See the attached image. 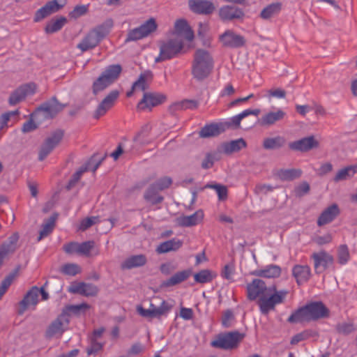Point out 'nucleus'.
Returning a JSON list of instances; mask_svg holds the SVG:
<instances>
[{
  "label": "nucleus",
  "mask_w": 357,
  "mask_h": 357,
  "mask_svg": "<svg viewBox=\"0 0 357 357\" xmlns=\"http://www.w3.org/2000/svg\"><path fill=\"white\" fill-rule=\"evenodd\" d=\"M248 298L250 301L258 300L259 310L263 314H268L275 310L284 300L287 291L277 290L274 285L266 286L260 279H255L247 285Z\"/></svg>",
  "instance_id": "nucleus-1"
},
{
  "label": "nucleus",
  "mask_w": 357,
  "mask_h": 357,
  "mask_svg": "<svg viewBox=\"0 0 357 357\" xmlns=\"http://www.w3.org/2000/svg\"><path fill=\"white\" fill-rule=\"evenodd\" d=\"M328 308L321 302H311L294 312L288 318L290 323L309 322L326 317Z\"/></svg>",
  "instance_id": "nucleus-2"
},
{
  "label": "nucleus",
  "mask_w": 357,
  "mask_h": 357,
  "mask_svg": "<svg viewBox=\"0 0 357 357\" xmlns=\"http://www.w3.org/2000/svg\"><path fill=\"white\" fill-rule=\"evenodd\" d=\"M213 66L211 54L206 50L198 49L195 54L192 73L195 78L202 80L210 75Z\"/></svg>",
  "instance_id": "nucleus-3"
},
{
  "label": "nucleus",
  "mask_w": 357,
  "mask_h": 357,
  "mask_svg": "<svg viewBox=\"0 0 357 357\" xmlns=\"http://www.w3.org/2000/svg\"><path fill=\"white\" fill-rule=\"evenodd\" d=\"M184 47V43L169 35V38L161 43L160 54L155 57V62L166 61L174 57L181 52Z\"/></svg>",
  "instance_id": "nucleus-4"
},
{
  "label": "nucleus",
  "mask_w": 357,
  "mask_h": 357,
  "mask_svg": "<svg viewBox=\"0 0 357 357\" xmlns=\"http://www.w3.org/2000/svg\"><path fill=\"white\" fill-rule=\"evenodd\" d=\"M121 72L120 65H112L108 66L100 76L93 82V92L94 94L103 91L114 82Z\"/></svg>",
  "instance_id": "nucleus-5"
},
{
  "label": "nucleus",
  "mask_w": 357,
  "mask_h": 357,
  "mask_svg": "<svg viewBox=\"0 0 357 357\" xmlns=\"http://www.w3.org/2000/svg\"><path fill=\"white\" fill-rule=\"evenodd\" d=\"M170 36L178 39L179 40L192 42L194 39V32L183 19H179L175 22L174 29L170 33Z\"/></svg>",
  "instance_id": "nucleus-6"
},
{
  "label": "nucleus",
  "mask_w": 357,
  "mask_h": 357,
  "mask_svg": "<svg viewBox=\"0 0 357 357\" xmlns=\"http://www.w3.org/2000/svg\"><path fill=\"white\" fill-rule=\"evenodd\" d=\"M243 337V334L238 332L229 333L219 336L215 340L211 342V345L221 349H232L237 346Z\"/></svg>",
  "instance_id": "nucleus-7"
},
{
  "label": "nucleus",
  "mask_w": 357,
  "mask_h": 357,
  "mask_svg": "<svg viewBox=\"0 0 357 357\" xmlns=\"http://www.w3.org/2000/svg\"><path fill=\"white\" fill-rule=\"evenodd\" d=\"M157 29V24L153 18H150L143 23L139 27L131 30L126 40H137L148 36Z\"/></svg>",
  "instance_id": "nucleus-8"
},
{
  "label": "nucleus",
  "mask_w": 357,
  "mask_h": 357,
  "mask_svg": "<svg viewBox=\"0 0 357 357\" xmlns=\"http://www.w3.org/2000/svg\"><path fill=\"white\" fill-rule=\"evenodd\" d=\"M66 4V0H52L47 2L42 8L38 9L34 16L35 22H40L46 17L58 12Z\"/></svg>",
  "instance_id": "nucleus-9"
},
{
  "label": "nucleus",
  "mask_w": 357,
  "mask_h": 357,
  "mask_svg": "<svg viewBox=\"0 0 357 357\" xmlns=\"http://www.w3.org/2000/svg\"><path fill=\"white\" fill-rule=\"evenodd\" d=\"M219 38L225 47L231 48H238L243 47L245 43V40L243 36L230 29L225 31L220 36Z\"/></svg>",
  "instance_id": "nucleus-10"
},
{
  "label": "nucleus",
  "mask_w": 357,
  "mask_h": 357,
  "mask_svg": "<svg viewBox=\"0 0 357 357\" xmlns=\"http://www.w3.org/2000/svg\"><path fill=\"white\" fill-rule=\"evenodd\" d=\"M286 116V112L279 107H272V110L264 114L258 122L261 126H271L282 121Z\"/></svg>",
  "instance_id": "nucleus-11"
},
{
  "label": "nucleus",
  "mask_w": 357,
  "mask_h": 357,
  "mask_svg": "<svg viewBox=\"0 0 357 357\" xmlns=\"http://www.w3.org/2000/svg\"><path fill=\"white\" fill-rule=\"evenodd\" d=\"M69 319L65 313H62L48 327L46 335L48 337L61 335L68 328Z\"/></svg>",
  "instance_id": "nucleus-12"
},
{
  "label": "nucleus",
  "mask_w": 357,
  "mask_h": 357,
  "mask_svg": "<svg viewBox=\"0 0 357 357\" xmlns=\"http://www.w3.org/2000/svg\"><path fill=\"white\" fill-rule=\"evenodd\" d=\"M36 91V86L33 83H29L19 87L15 91L9 98L11 105H16L23 100L27 96L33 95Z\"/></svg>",
  "instance_id": "nucleus-13"
},
{
  "label": "nucleus",
  "mask_w": 357,
  "mask_h": 357,
  "mask_svg": "<svg viewBox=\"0 0 357 357\" xmlns=\"http://www.w3.org/2000/svg\"><path fill=\"white\" fill-rule=\"evenodd\" d=\"M314 268L317 273H321L333 263V257L325 251L314 253Z\"/></svg>",
  "instance_id": "nucleus-14"
},
{
  "label": "nucleus",
  "mask_w": 357,
  "mask_h": 357,
  "mask_svg": "<svg viewBox=\"0 0 357 357\" xmlns=\"http://www.w3.org/2000/svg\"><path fill=\"white\" fill-rule=\"evenodd\" d=\"M165 96L158 93H144L142 100L139 102L138 107L142 109H151L163 102Z\"/></svg>",
  "instance_id": "nucleus-15"
},
{
  "label": "nucleus",
  "mask_w": 357,
  "mask_h": 357,
  "mask_svg": "<svg viewBox=\"0 0 357 357\" xmlns=\"http://www.w3.org/2000/svg\"><path fill=\"white\" fill-rule=\"evenodd\" d=\"M68 290L70 293L79 294L86 296H95L98 293L96 286L84 282H73Z\"/></svg>",
  "instance_id": "nucleus-16"
},
{
  "label": "nucleus",
  "mask_w": 357,
  "mask_h": 357,
  "mask_svg": "<svg viewBox=\"0 0 357 357\" xmlns=\"http://www.w3.org/2000/svg\"><path fill=\"white\" fill-rule=\"evenodd\" d=\"M62 108L63 106L55 98H52L38 108V113L44 118H52Z\"/></svg>",
  "instance_id": "nucleus-17"
},
{
  "label": "nucleus",
  "mask_w": 357,
  "mask_h": 357,
  "mask_svg": "<svg viewBox=\"0 0 357 357\" xmlns=\"http://www.w3.org/2000/svg\"><path fill=\"white\" fill-rule=\"evenodd\" d=\"M40 294L39 288L37 287H32L25 295L23 300L20 302L21 310L22 313L26 309L34 308L38 302V296Z\"/></svg>",
  "instance_id": "nucleus-18"
},
{
  "label": "nucleus",
  "mask_w": 357,
  "mask_h": 357,
  "mask_svg": "<svg viewBox=\"0 0 357 357\" xmlns=\"http://www.w3.org/2000/svg\"><path fill=\"white\" fill-rule=\"evenodd\" d=\"M189 6L191 10L199 14H209L215 9L213 3L207 0H190Z\"/></svg>",
  "instance_id": "nucleus-19"
},
{
  "label": "nucleus",
  "mask_w": 357,
  "mask_h": 357,
  "mask_svg": "<svg viewBox=\"0 0 357 357\" xmlns=\"http://www.w3.org/2000/svg\"><path fill=\"white\" fill-rule=\"evenodd\" d=\"M118 96V91H113L110 92L98 105L96 111V118H99L100 116L104 115L107 111L113 106Z\"/></svg>",
  "instance_id": "nucleus-20"
},
{
  "label": "nucleus",
  "mask_w": 357,
  "mask_h": 357,
  "mask_svg": "<svg viewBox=\"0 0 357 357\" xmlns=\"http://www.w3.org/2000/svg\"><path fill=\"white\" fill-rule=\"evenodd\" d=\"M204 214L202 210H198L190 215H182L178 218V223L183 227H192L200 223Z\"/></svg>",
  "instance_id": "nucleus-21"
},
{
  "label": "nucleus",
  "mask_w": 357,
  "mask_h": 357,
  "mask_svg": "<svg viewBox=\"0 0 357 357\" xmlns=\"http://www.w3.org/2000/svg\"><path fill=\"white\" fill-rule=\"evenodd\" d=\"M219 15L222 20L227 21L242 17L243 16V13L237 7L225 6L220 8L219 10Z\"/></svg>",
  "instance_id": "nucleus-22"
},
{
  "label": "nucleus",
  "mask_w": 357,
  "mask_h": 357,
  "mask_svg": "<svg viewBox=\"0 0 357 357\" xmlns=\"http://www.w3.org/2000/svg\"><path fill=\"white\" fill-rule=\"evenodd\" d=\"M317 146V142L312 136L303 138L289 144L291 149L301 151H308Z\"/></svg>",
  "instance_id": "nucleus-23"
},
{
  "label": "nucleus",
  "mask_w": 357,
  "mask_h": 357,
  "mask_svg": "<svg viewBox=\"0 0 357 357\" xmlns=\"http://www.w3.org/2000/svg\"><path fill=\"white\" fill-rule=\"evenodd\" d=\"M100 39L102 38L93 30L77 45V47L82 52H85L96 47Z\"/></svg>",
  "instance_id": "nucleus-24"
},
{
  "label": "nucleus",
  "mask_w": 357,
  "mask_h": 357,
  "mask_svg": "<svg viewBox=\"0 0 357 357\" xmlns=\"http://www.w3.org/2000/svg\"><path fill=\"white\" fill-rule=\"evenodd\" d=\"M340 213L337 204H334L325 209L320 215L317 223L319 226L331 222Z\"/></svg>",
  "instance_id": "nucleus-25"
},
{
  "label": "nucleus",
  "mask_w": 357,
  "mask_h": 357,
  "mask_svg": "<svg viewBox=\"0 0 357 357\" xmlns=\"http://www.w3.org/2000/svg\"><path fill=\"white\" fill-rule=\"evenodd\" d=\"M146 262V257L144 255H132L126 258L121 263L123 269H131L144 266Z\"/></svg>",
  "instance_id": "nucleus-26"
},
{
  "label": "nucleus",
  "mask_w": 357,
  "mask_h": 357,
  "mask_svg": "<svg viewBox=\"0 0 357 357\" xmlns=\"http://www.w3.org/2000/svg\"><path fill=\"white\" fill-rule=\"evenodd\" d=\"M293 275L298 284H301L308 280L310 275V268L306 265H296L292 270Z\"/></svg>",
  "instance_id": "nucleus-27"
},
{
  "label": "nucleus",
  "mask_w": 357,
  "mask_h": 357,
  "mask_svg": "<svg viewBox=\"0 0 357 357\" xmlns=\"http://www.w3.org/2000/svg\"><path fill=\"white\" fill-rule=\"evenodd\" d=\"M247 144L243 138H239L221 145V151L225 153L229 154L237 152L245 148Z\"/></svg>",
  "instance_id": "nucleus-28"
},
{
  "label": "nucleus",
  "mask_w": 357,
  "mask_h": 357,
  "mask_svg": "<svg viewBox=\"0 0 357 357\" xmlns=\"http://www.w3.org/2000/svg\"><path fill=\"white\" fill-rule=\"evenodd\" d=\"M183 245V241L178 238H172L161 243L156 248L159 254L166 253L178 250Z\"/></svg>",
  "instance_id": "nucleus-29"
},
{
  "label": "nucleus",
  "mask_w": 357,
  "mask_h": 357,
  "mask_svg": "<svg viewBox=\"0 0 357 357\" xmlns=\"http://www.w3.org/2000/svg\"><path fill=\"white\" fill-rule=\"evenodd\" d=\"M152 79V73L150 71H145L142 73L137 80L135 82L132 84V91H144L149 85V82Z\"/></svg>",
  "instance_id": "nucleus-30"
},
{
  "label": "nucleus",
  "mask_w": 357,
  "mask_h": 357,
  "mask_svg": "<svg viewBox=\"0 0 357 357\" xmlns=\"http://www.w3.org/2000/svg\"><path fill=\"white\" fill-rule=\"evenodd\" d=\"M281 269L277 265H269L255 271V274L264 278H276L280 275Z\"/></svg>",
  "instance_id": "nucleus-31"
},
{
  "label": "nucleus",
  "mask_w": 357,
  "mask_h": 357,
  "mask_svg": "<svg viewBox=\"0 0 357 357\" xmlns=\"http://www.w3.org/2000/svg\"><path fill=\"white\" fill-rule=\"evenodd\" d=\"M190 275V271L185 270L173 275L170 278L163 282L164 287L174 286L185 280Z\"/></svg>",
  "instance_id": "nucleus-32"
},
{
  "label": "nucleus",
  "mask_w": 357,
  "mask_h": 357,
  "mask_svg": "<svg viewBox=\"0 0 357 357\" xmlns=\"http://www.w3.org/2000/svg\"><path fill=\"white\" fill-rule=\"evenodd\" d=\"M67 22L65 17H59L52 19L46 25L45 31L47 33H53L61 29Z\"/></svg>",
  "instance_id": "nucleus-33"
},
{
  "label": "nucleus",
  "mask_w": 357,
  "mask_h": 357,
  "mask_svg": "<svg viewBox=\"0 0 357 357\" xmlns=\"http://www.w3.org/2000/svg\"><path fill=\"white\" fill-rule=\"evenodd\" d=\"M281 10L280 3H273L264 8L260 14L261 18L264 20L270 19L278 15Z\"/></svg>",
  "instance_id": "nucleus-34"
},
{
  "label": "nucleus",
  "mask_w": 357,
  "mask_h": 357,
  "mask_svg": "<svg viewBox=\"0 0 357 357\" xmlns=\"http://www.w3.org/2000/svg\"><path fill=\"white\" fill-rule=\"evenodd\" d=\"M150 130L151 127L149 125H146L144 126L135 137V143L139 145H144L150 143L151 140V138L149 136Z\"/></svg>",
  "instance_id": "nucleus-35"
},
{
  "label": "nucleus",
  "mask_w": 357,
  "mask_h": 357,
  "mask_svg": "<svg viewBox=\"0 0 357 357\" xmlns=\"http://www.w3.org/2000/svg\"><path fill=\"white\" fill-rule=\"evenodd\" d=\"M216 274L208 269L202 270L197 273L194 275V278L196 282L198 283H208L210 282Z\"/></svg>",
  "instance_id": "nucleus-36"
},
{
  "label": "nucleus",
  "mask_w": 357,
  "mask_h": 357,
  "mask_svg": "<svg viewBox=\"0 0 357 357\" xmlns=\"http://www.w3.org/2000/svg\"><path fill=\"white\" fill-rule=\"evenodd\" d=\"M356 166H348L340 169L335 176V181L346 180L354 175L356 172Z\"/></svg>",
  "instance_id": "nucleus-37"
},
{
  "label": "nucleus",
  "mask_w": 357,
  "mask_h": 357,
  "mask_svg": "<svg viewBox=\"0 0 357 357\" xmlns=\"http://www.w3.org/2000/svg\"><path fill=\"white\" fill-rule=\"evenodd\" d=\"M220 132V126L218 124H210L205 126L200 131L199 135L202 137H209L218 135Z\"/></svg>",
  "instance_id": "nucleus-38"
},
{
  "label": "nucleus",
  "mask_w": 357,
  "mask_h": 357,
  "mask_svg": "<svg viewBox=\"0 0 357 357\" xmlns=\"http://www.w3.org/2000/svg\"><path fill=\"white\" fill-rule=\"evenodd\" d=\"M172 305L169 304L167 301H162L160 305L152 311L153 318H160L162 316H166L170 310L172 309Z\"/></svg>",
  "instance_id": "nucleus-39"
},
{
  "label": "nucleus",
  "mask_w": 357,
  "mask_h": 357,
  "mask_svg": "<svg viewBox=\"0 0 357 357\" xmlns=\"http://www.w3.org/2000/svg\"><path fill=\"white\" fill-rule=\"evenodd\" d=\"M113 25V20L112 19H107L101 25L98 26L93 30L98 33L99 37L102 38L109 33Z\"/></svg>",
  "instance_id": "nucleus-40"
},
{
  "label": "nucleus",
  "mask_w": 357,
  "mask_h": 357,
  "mask_svg": "<svg viewBox=\"0 0 357 357\" xmlns=\"http://www.w3.org/2000/svg\"><path fill=\"white\" fill-rule=\"evenodd\" d=\"M95 243L93 241H88L83 243H79V248L78 255L90 257L93 250Z\"/></svg>",
  "instance_id": "nucleus-41"
},
{
  "label": "nucleus",
  "mask_w": 357,
  "mask_h": 357,
  "mask_svg": "<svg viewBox=\"0 0 357 357\" xmlns=\"http://www.w3.org/2000/svg\"><path fill=\"white\" fill-rule=\"evenodd\" d=\"M89 308V305L85 303L79 305H71L67 306L63 313H65L67 316L68 314H79L80 312H85Z\"/></svg>",
  "instance_id": "nucleus-42"
},
{
  "label": "nucleus",
  "mask_w": 357,
  "mask_h": 357,
  "mask_svg": "<svg viewBox=\"0 0 357 357\" xmlns=\"http://www.w3.org/2000/svg\"><path fill=\"white\" fill-rule=\"evenodd\" d=\"M283 139L280 137H268L264 140L263 146L266 149H273L282 146Z\"/></svg>",
  "instance_id": "nucleus-43"
},
{
  "label": "nucleus",
  "mask_w": 357,
  "mask_h": 357,
  "mask_svg": "<svg viewBox=\"0 0 357 357\" xmlns=\"http://www.w3.org/2000/svg\"><path fill=\"white\" fill-rule=\"evenodd\" d=\"M158 190L151 186L145 194V199L152 204H158L162 201L163 198L158 194Z\"/></svg>",
  "instance_id": "nucleus-44"
},
{
  "label": "nucleus",
  "mask_w": 357,
  "mask_h": 357,
  "mask_svg": "<svg viewBox=\"0 0 357 357\" xmlns=\"http://www.w3.org/2000/svg\"><path fill=\"white\" fill-rule=\"evenodd\" d=\"M100 222L99 216H91L84 218L80 221L78 229L85 231L91 226L96 225Z\"/></svg>",
  "instance_id": "nucleus-45"
},
{
  "label": "nucleus",
  "mask_w": 357,
  "mask_h": 357,
  "mask_svg": "<svg viewBox=\"0 0 357 357\" xmlns=\"http://www.w3.org/2000/svg\"><path fill=\"white\" fill-rule=\"evenodd\" d=\"M301 171L298 169H281L278 172V176L282 180H291L298 177Z\"/></svg>",
  "instance_id": "nucleus-46"
},
{
  "label": "nucleus",
  "mask_w": 357,
  "mask_h": 357,
  "mask_svg": "<svg viewBox=\"0 0 357 357\" xmlns=\"http://www.w3.org/2000/svg\"><path fill=\"white\" fill-rule=\"evenodd\" d=\"M55 220L56 218L51 217L45 223L43 224L42 229L40 232V236L38 238L39 241L52 231L54 227Z\"/></svg>",
  "instance_id": "nucleus-47"
},
{
  "label": "nucleus",
  "mask_w": 357,
  "mask_h": 357,
  "mask_svg": "<svg viewBox=\"0 0 357 357\" xmlns=\"http://www.w3.org/2000/svg\"><path fill=\"white\" fill-rule=\"evenodd\" d=\"M63 133L61 130H56L48 137L45 143H48V145L52 146L54 149L61 141Z\"/></svg>",
  "instance_id": "nucleus-48"
},
{
  "label": "nucleus",
  "mask_w": 357,
  "mask_h": 357,
  "mask_svg": "<svg viewBox=\"0 0 357 357\" xmlns=\"http://www.w3.org/2000/svg\"><path fill=\"white\" fill-rule=\"evenodd\" d=\"M81 271V268L76 264H66L61 267V272L66 275L74 276Z\"/></svg>",
  "instance_id": "nucleus-49"
},
{
  "label": "nucleus",
  "mask_w": 357,
  "mask_h": 357,
  "mask_svg": "<svg viewBox=\"0 0 357 357\" xmlns=\"http://www.w3.org/2000/svg\"><path fill=\"white\" fill-rule=\"evenodd\" d=\"M89 7V4L76 6L74 9L69 13V17L72 19H77L88 12Z\"/></svg>",
  "instance_id": "nucleus-50"
},
{
  "label": "nucleus",
  "mask_w": 357,
  "mask_h": 357,
  "mask_svg": "<svg viewBox=\"0 0 357 357\" xmlns=\"http://www.w3.org/2000/svg\"><path fill=\"white\" fill-rule=\"evenodd\" d=\"M349 259V252L346 245H342L338 249V261L341 264H345Z\"/></svg>",
  "instance_id": "nucleus-51"
},
{
  "label": "nucleus",
  "mask_w": 357,
  "mask_h": 357,
  "mask_svg": "<svg viewBox=\"0 0 357 357\" xmlns=\"http://www.w3.org/2000/svg\"><path fill=\"white\" fill-rule=\"evenodd\" d=\"M234 266L232 264H227L224 266L221 275L223 278L231 281L233 280V276L234 274Z\"/></svg>",
  "instance_id": "nucleus-52"
},
{
  "label": "nucleus",
  "mask_w": 357,
  "mask_h": 357,
  "mask_svg": "<svg viewBox=\"0 0 357 357\" xmlns=\"http://www.w3.org/2000/svg\"><path fill=\"white\" fill-rule=\"evenodd\" d=\"M91 167L89 164L81 167L73 176L71 180L69 182V186L73 185L81 177L82 174L87 170L90 169Z\"/></svg>",
  "instance_id": "nucleus-53"
},
{
  "label": "nucleus",
  "mask_w": 357,
  "mask_h": 357,
  "mask_svg": "<svg viewBox=\"0 0 357 357\" xmlns=\"http://www.w3.org/2000/svg\"><path fill=\"white\" fill-rule=\"evenodd\" d=\"M171 178L165 177L160 179L151 186L155 187V189H157L160 191L167 188L171 185Z\"/></svg>",
  "instance_id": "nucleus-54"
},
{
  "label": "nucleus",
  "mask_w": 357,
  "mask_h": 357,
  "mask_svg": "<svg viewBox=\"0 0 357 357\" xmlns=\"http://www.w3.org/2000/svg\"><path fill=\"white\" fill-rule=\"evenodd\" d=\"M207 187L215 190L219 199H225L227 195V189L225 186L221 185H208Z\"/></svg>",
  "instance_id": "nucleus-55"
},
{
  "label": "nucleus",
  "mask_w": 357,
  "mask_h": 357,
  "mask_svg": "<svg viewBox=\"0 0 357 357\" xmlns=\"http://www.w3.org/2000/svg\"><path fill=\"white\" fill-rule=\"evenodd\" d=\"M79 248V243L77 242H70L63 245L64 251L70 255H78Z\"/></svg>",
  "instance_id": "nucleus-56"
},
{
  "label": "nucleus",
  "mask_w": 357,
  "mask_h": 357,
  "mask_svg": "<svg viewBox=\"0 0 357 357\" xmlns=\"http://www.w3.org/2000/svg\"><path fill=\"white\" fill-rule=\"evenodd\" d=\"M310 336V332L308 331H303L302 333H298L292 337L291 340V344H296L298 342L306 340Z\"/></svg>",
  "instance_id": "nucleus-57"
},
{
  "label": "nucleus",
  "mask_w": 357,
  "mask_h": 357,
  "mask_svg": "<svg viewBox=\"0 0 357 357\" xmlns=\"http://www.w3.org/2000/svg\"><path fill=\"white\" fill-rule=\"evenodd\" d=\"M53 150L52 146L48 145V143H43L39 151L38 158L43 160Z\"/></svg>",
  "instance_id": "nucleus-58"
},
{
  "label": "nucleus",
  "mask_w": 357,
  "mask_h": 357,
  "mask_svg": "<svg viewBox=\"0 0 357 357\" xmlns=\"http://www.w3.org/2000/svg\"><path fill=\"white\" fill-rule=\"evenodd\" d=\"M103 344L96 339H91V346L87 349L88 355H91L102 349Z\"/></svg>",
  "instance_id": "nucleus-59"
},
{
  "label": "nucleus",
  "mask_w": 357,
  "mask_h": 357,
  "mask_svg": "<svg viewBox=\"0 0 357 357\" xmlns=\"http://www.w3.org/2000/svg\"><path fill=\"white\" fill-rule=\"evenodd\" d=\"M177 266L173 262H167L160 266V270L165 275H169L175 269Z\"/></svg>",
  "instance_id": "nucleus-60"
},
{
  "label": "nucleus",
  "mask_w": 357,
  "mask_h": 357,
  "mask_svg": "<svg viewBox=\"0 0 357 357\" xmlns=\"http://www.w3.org/2000/svg\"><path fill=\"white\" fill-rule=\"evenodd\" d=\"M145 347L139 342L133 344L128 351V355H137L143 352Z\"/></svg>",
  "instance_id": "nucleus-61"
},
{
  "label": "nucleus",
  "mask_w": 357,
  "mask_h": 357,
  "mask_svg": "<svg viewBox=\"0 0 357 357\" xmlns=\"http://www.w3.org/2000/svg\"><path fill=\"white\" fill-rule=\"evenodd\" d=\"M331 241L332 236L330 234H326L323 236H317L314 239V241L319 245L329 243Z\"/></svg>",
  "instance_id": "nucleus-62"
},
{
  "label": "nucleus",
  "mask_w": 357,
  "mask_h": 357,
  "mask_svg": "<svg viewBox=\"0 0 357 357\" xmlns=\"http://www.w3.org/2000/svg\"><path fill=\"white\" fill-rule=\"evenodd\" d=\"M234 319L233 313L230 310L226 311L222 317V325L225 327H229L231 326V322Z\"/></svg>",
  "instance_id": "nucleus-63"
},
{
  "label": "nucleus",
  "mask_w": 357,
  "mask_h": 357,
  "mask_svg": "<svg viewBox=\"0 0 357 357\" xmlns=\"http://www.w3.org/2000/svg\"><path fill=\"white\" fill-rule=\"evenodd\" d=\"M215 160V156L213 154H207L205 159L202 162V167L204 169H208L211 167Z\"/></svg>",
  "instance_id": "nucleus-64"
}]
</instances>
